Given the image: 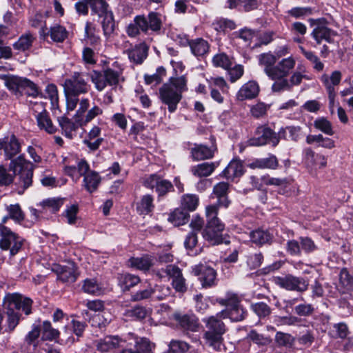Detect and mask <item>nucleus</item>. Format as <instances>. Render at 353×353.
Returning <instances> with one entry per match:
<instances>
[{"instance_id": "28", "label": "nucleus", "mask_w": 353, "mask_h": 353, "mask_svg": "<svg viewBox=\"0 0 353 353\" xmlns=\"http://www.w3.org/2000/svg\"><path fill=\"white\" fill-rule=\"evenodd\" d=\"M90 170L88 163L84 160L81 159L78 161L77 166L75 165H66L65 166V173L70 176L74 181H77L81 176H83Z\"/></svg>"}, {"instance_id": "56", "label": "nucleus", "mask_w": 353, "mask_h": 353, "mask_svg": "<svg viewBox=\"0 0 353 353\" xmlns=\"http://www.w3.org/2000/svg\"><path fill=\"white\" fill-rule=\"evenodd\" d=\"M6 210L10 219L16 223H20L25 219V214L19 204L10 205L7 206Z\"/></svg>"}, {"instance_id": "50", "label": "nucleus", "mask_w": 353, "mask_h": 353, "mask_svg": "<svg viewBox=\"0 0 353 353\" xmlns=\"http://www.w3.org/2000/svg\"><path fill=\"white\" fill-rule=\"evenodd\" d=\"M285 18L303 19L312 14V9L310 7H294L286 11Z\"/></svg>"}, {"instance_id": "14", "label": "nucleus", "mask_w": 353, "mask_h": 353, "mask_svg": "<svg viewBox=\"0 0 353 353\" xmlns=\"http://www.w3.org/2000/svg\"><path fill=\"white\" fill-rule=\"evenodd\" d=\"M256 134L259 135L256 138L249 139L248 143L252 146H261L266 144H271L275 147L279 144V137L276 133L265 125H261L256 128Z\"/></svg>"}, {"instance_id": "30", "label": "nucleus", "mask_w": 353, "mask_h": 353, "mask_svg": "<svg viewBox=\"0 0 353 353\" xmlns=\"http://www.w3.org/2000/svg\"><path fill=\"white\" fill-rule=\"evenodd\" d=\"M295 65L296 60L292 56L282 59L275 66L274 73L276 74L274 75L273 79H276V78L281 76L287 77L294 69Z\"/></svg>"}, {"instance_id": "12", "label": "nucleus", "mask_w": 353, "mask_h": 353, "mask_svg": "<svg viewBox=\"0 0 353 353\" xmlns=\"http://www.w3.org/2000/svg\"><path fill=\"white\" fill-rule=\"evenodd\" d=\"M275 283L279 287L290 291L303 292L307 290L309 281L303 277H297L292 274L277 276L274 279Z\"/></svg>"}, {"instance_id": "42", "label": "nucleus", "mask_w": 353, "mask_h": 353, "mask_svg": "<svg viewBox=\"0 0 353 353\" xmlns=\"http://www.w3.org/2000/svg\"><path fill=\"white\" fill-rule=\"evenodd\" d=\"M250 237L251 241L258 245L270 243L272 238L268 231L259 229L252 231Z\"/></svg>"}, {"instance_id": "43", "label": "nucleus", "mask_w": 353, "mask_h": 353, "mask_svg": "<svg viewBox=\"0 0 353 353\" xmlns=\"http://www.w3.org/2000/svg\"><path fill=\"white\" fill-rule=\"evenodd\" d=\"M91 8L92 14H97L99 17L109 12V6L106 0H85Z\"/></svg>"}, {"instance_id": "8", "label": "nucleus", "mask_w": 353, "mask_h": 353, "mask_svg": "<svg viewBox=\"0 0 353 353\" xmlns=\"http://www.w3.org/2000/svg\"><path fill=\"white\" fill-rule=\"evenodd\" d=\"M218 303L226 307L219 312L223 319L229 318L232 321L238 322L243 321L247 315V311L241 305V299L236 294L228 292L224 298L218 299Z\"/></svg>"}, {"instance_id": "27", "label": "nucleus", "mask_w": 353, "mask_h": 353, "mask_svg": "<svg viewBox=\"0 0 353 353\" xmlns=\"http://www.w3.org/2000/svg\"><path fill=\"white\" fill-rule=\"evenodd\" d=\"M259 92V86L255 81H249L242 85L236 94L239 101L255 98Z\"/></svg>"}, {"instance_id": "13", "label": "nucleus", "mask_w": 353, "mask_h": 353, "mask_svg": "<svg viewBox=\"0 0 353 353\" xmlns=\"http://www.w3.org/2000/svg\"><path fill=\"white\" fill-rule=\"evenodd\" d=\"M143 184L147 188H154L159 196H165L168 192L174 190L173 185L170 181L157 174H152L145 176Z\"/></svg>"}, {"instance_id": "52", "label": "nucleus", "mask_w": 353, "mask_h": 353, "mask_svg": "<svg viewBox=\"0 0 353 353\" xmlns=\"http://www.w3.org/2000/svg\"><path fill=\"white\" fill-rule=\"evenodd\" d=\"M63 204V199L50 198L43 201L40 205L43 208V210L46 212L49 211L51 213H55L59 210Z\"/></svg>"}, {"instance_id": "29", "label": "nucleus", "mask_w": 353, "mask_h": 353, "mask_svg": "<svg viewBox=\"0 0 353 353\" xmlns=\"http://www.w3.org/2000/svg\"><path fill=\"white\" fill-rule=\"evenodd\" d=\"M305 162L308 165L316 168H323L327 165V159L324 155L317 154L310 148L303 150Z\"/></svg>"}, {"instance_id": "61", "label": "nucleus", "mask_w": 353, "mask_h": 353, "mask_svg": "<svg viewBox=\"0 0 353 353\" xmlns=\"http://www.w3.org/2000/svg\"><path fill=\"white\" fill-rule=\"evenodd\" d=\"M251 308L259 318L268 316L272 312L271 308L263 302L252 304Z\"/></svg>"}, {"instance_id": "33", "label": "nucleus", "mask_w": 353, "mask_h": 353, "mask_svg": "<svg viewBox=\"0 0 353 353\" xmlns=\"http://www.w3.org/2000/svg\"><path fill=\"white\" fill-rule=\"evenodd\" d=\"M148 47L145 43H141L133 48L128 50L130 61L136 64H141L148 57Z\"/></svg>"}, {"instance_id": "59", "label": "nucleus", "mask_w": 353, "mask_h": 353, "mask_svg": "<svg viewBox=\"0 0 353 353\" xmlns=\"http://www.w3.org/2000/svg\"><path fill=\"white\" fill-rule=\"evenodd\" d=\"M286 77H279L276 78L274 83L272 85V90L273 92H281L285 90H290L291 85H290L288 79Z\"/></svg>"}, {"instance_id": "2", "label": "nucleus", "mask_w": 353, "mask_h": 353, "mask_svg": "<svg viewBox=\"0 0 353 353\" xmlns=\"http://www.w3.org/2000/svg\"><path fill=\"white\" fill-rule=\"evenodd\" d=\"M187 90L185 77H172L159 88V99L162 103L168 106V111L172 113L177 109L182 99V93Z\"/></svg>"}, {"instance_id": "37", "label": "nucleus", "mask_w": 353, "mask_h": 353, "mask_svg": "<svg viewBox=\"0 0 353 353\" xmlns=\"http://www.w3.org/2000/svg\"><path fill=\"white\" fill-rule=\"evenodd\" d=\"M152 256L146 255L142 257H132L128 260V265L137 270L146 272L153 265Z\"/></svg>"}, {"instance_id": "1", "label": "nucleus", "mask_w": 353, "mask_h": 353, "mask_svg": "<svg viewBox=\"0 0 353 353\" xmlns=\"http://www.w3.org/2000/svg\"><path fill=\"white\" fill-rule=\"evenodd\" d=\"M32 303L31 299L19 293L8 294L5 296L3 305L7 315L5 332H12L19 323L21 315L14 309L21 310L26 315H29L32 313Z\"/></svg>"}, {"instance_id": "31", "label": "nucleus", "mask_w": 353, "mask_h": 353, "mask_svg": "<svg viewBox=\"0 0 353 353\" xmlns=\"http://www.w3.org/2000/svg\"><path fill=\"white\" fill-rule=\"evenodd\" d=\"M342 78V74L339 70H334L329 76L327 74H323L321 77V81L325 88L327 93H336L335 87L337 86Z\"/></svg>"}, {"instance_id": "45", "label": "nucleus", "mask_w": 353, "mask_h": 353, "mask_svg": "<svg viewBox=\"0 0 353 353\" xmlns=\"http://www.w3.org/2000/svg\"><path fill=\"white\" fill-rule=\"evenodd\" d=\"M41 332L42 333L41 339L43 341H52L59 338L60 334L58 330L52 327L49 321H44L41 324Z\"/></svg>"}, {"instance_id": "25", "label": "nucleus", "mask_w": 353, "mask_h": 353, "mask_svg": "<svg viewBox=\"0 0 353 353\" xmlns=\"http://www.w3.org/2000/svg\"><path fill=\"white\" fill-rule=\"evenodd\" d=\"M4 83L6 88L17 97H21L23 94V88L26 78L18 76H5Z\"/></svg>"}, {"instance_id": "58", "label": "nucleus", "mask_w": 353, "mask_h": 353, "mask_svg": "<svg viewBox=\"0 0 353 353\" xmlns=\"http://www.w3.org/2000/svg\"><path fill=\"white\" fill-rule=\"evenodd\" d=\"M213 65L216 67H221L225 70H229L232 62L227 54L219 53L214 55L212 58Z\"/></svg>"}, {"instance_id": "46", "label": "nucleus", "mask_w": 353, "mask_h": 353, "mask_svg": "<svg viewBox=\"0 0 353 353\" xmlns=\"http://www.w3.org/2000/svg\"><path fill=\"white\" fill-rule=\"evenodd\" d=\"M119 282L123 290H129L131 288L134 287L141 280L138 276L131 274H123L119 276Z\"/></svg>"}, {"instance_id": "26", "label": "nucleus", "mask_w": 353, "mask_h": 353, "mask_svg": "<svg viewBox=\"0 0 353 353\" xmlns=\"http://www.w3.org/2000/svg\"><path fill=\"white\" fill-rule=\"evenodd\" d=\"M183 44H188L190 48L191 52L197 57L204 56L208 52L210 48L208 42L203 38L191 40L185 39Z\"/></svg>"}, {"instance_id": "44", "label": "nucleus", "mask_w": 353, "mask_h": 353, "mask_svg": "<svg viewBox=\"0 0 353 353\" xmlns=\"http://www.w3.org/2000/svg\"><path fill=\"white\" fill-rule=\"evenodd\" d=\"M37 121L39 128L44 129L48 133L53 134L57 131V128L52 124L46 111L37 114Z\"/></svg>"}, {"instance_id": "35", "label": "nucleus", "mask_w": 353, "mask_h": 353, "mask_svg": "<svg viewBox=\"0 0 353 353\" xmlns=\"http://www.w3.org/2000/svg\"><path fill=\"white\" fill-rule=\"evenodd\" d=\"M217 165L216 162H205L191 167L190 171L196 177H206L212 174Z\"/></svg>"}, {"instance_id": "40", "label": "nucleus", "mask_w": 353, "mask_h": 353, "mask_svg": "<svg viewBox=\"0 0 353 353\" xmlns=\"http://www.w3.org/2000/svg\"><path fill=\"white\" fill-rule=\"evenodd\" d=\"M34 40L35 37L32 34L26 32L14 43L13 48L19 52H26L30 49Z\"/></svg>"}, {"instance_id": "49", "label": "nucleus", "mask_w": 353, "mask_h": 353, "mask_svg": "<svg viewBox=\"0 0 353 353\" xmlns=\"http://www.w3.org/2000/svg\"><path fill=\"white\" fill-rule=\"evenodd\" d=\"M152 300L161 301L171 293V288L164 285H152Z\"/></svg>"}, {"instance_id": "15", "label": "nucleus", "mask_w": 353, "mask_h": 353, "mask_svg": "<svg viewBox=\"0 0 353 353\" xmlns=\"http://www.w3.org/2000/svg\"><path fill=\"white\" fill-rule=\"evenodd\" d=\"M139 25L141 27V32L148 33L151 31L159 34L163 28L162 15L156 12H150L147 16L139 15Z\"/></svg>"}, {"instance_id": "64", "label": "nucleus", "mask_w": 353, "mask_h": 353, "mask_svg": "<svg viewBox=\"0 0 353 353\" xmlns=\"http://www.w3.org/2000/svg\"><path fill=\"white\" fill-rule=\"evenodd\" d=\"M294 312L299 316H310L314 312V307L310 303H301L296 305L294 308Z\"/></svg>"}, {"instance_id": "36", "label": "nucleus", "mask_w": 353, "mask_h": 353, "mask_svg": "<svg viewBox=\"0 0 353 353\" xmlns=\"http://www.w3.org/2000/svg\"><path fill=\"white\" fill-rule=\"evenodd\" d=\"M279 166V161L276 156L270 154L267 158L256 159L250 163L249 167L252 169H272L275 170Z\"/></svg>"}, {"instance_id": "18", "label": "nucleus", "mask_w": 353, "mask_h": 353, "mask_svg": "<svg viewBox=\"0 0 353 353\" xmlns=\"http://www.w3.org/2000/svg\"><path fill=\"white\" fill-rule=\"evenodd\" d=\"M212 145L208 147L203 144L194 143V147L190 149V154L192 159L196 161L212 159L214 156L216 147L215 138L210 137Z\"/></svg>"}, {"instance_id": "38", "label": "nucleus", "mask_w": 353, "mask_h": 353, "mask_svg": "<svg viewBox=\"0 0 353 353\" xmlns=\"http://www.w3.org/2000/svg\"><path fill=\"white\" fill-rule=\"evenodd\" d=\"M154 198L150 194L143 195L136 203L137 212L141 215H146L152 212L154 208Z\"/></svg>"}, {"instance_id": "17", "label": "nucleus", "mask_w": 353, "mask_h": 353, "mask_svg": "<svg viewBox=\"0 0 353 353\" xmlns=\"http://www.w3.org/2000/svg\"><path fill=\"white\" fill-rule=\"evenodd\" d=\"M195 276L199 279L203 288H210L216 285V272L211 267L205 264H199L192 269Z\"/></svg>"}, {"instance_id": "9", "label": "nucleus", "mask_w": 353, "mask_h": 353, "mask_svg": "<svg viewBox=\"0 0 353 353\" xmlns=\"http://www.w3.org/2000/svg\"><path fill=\"white\" fill-rule=\"evenodd\" d=\"M102 114L103 109L93 103L92 108L83 118L76 117V121L74 122L65 117H61L58 118V122L65 135L72 139L79 127L85 125L95 117Z\"/></svg>"}, {"instance_id": "34", "label": "nucleus", "mask_w": 353, "mask_h": 353, "mask_svg": "<svg viewBox=\"0 0 353 353\" xmlns=\"http://www.w3.org/2000/svg\"><path fill=\"white\" fill-rule=\"evenodd\" d=\"M243 162L239 159H233L223 171V174L228 179H234L243 175Z\"/></svg>"}, {"instance_id": "7", "label": "nucleus", "mask_w": 353, "mask_h": 353, "mask_svg": "<svg viewBox=\"0 0 353 353\" xmlns=\"http://www.w3.org/2000/svg\"><path fill=\"white\" fill-rule=\"evenodd\" d=\"M205 215L207 224L202 232L203 239L212 245L222 243V232L225 225L217 217V206L208 205L205 208Z\"/></svg>"}, {"instance_id": "62", "label": "nucleus", "mask_w": 353, "mask_h": 353, "mask_svg": "<svg viewBox=\"0 0 353 353\" xmlns=\"http://www.w3.org/2000/svg\"><path fill=\"white\" fill-rule=\"evenodd\" d=\"M169 347L172 352L185 353L190 351L191 347L185 341L172 340L170 342Z\"/></svg>"}, {"instance_id": "57", "label": "nucleus", "mask_w": 353, "mask_h": 353, "mask_svg": "<svg viewBox=\"0 0 353 353\" xmlns=\"http://www.w3.org/2000/svg\"><path fill=\"white\" fill-rule=\"evenodd\" d=\"M187 219L188 214L181 209L174 210L168 217V221L174 225H183Z\"/></svg>"}, {"instance_id": "55", "label": "nucleus", "mask_w": 353, "mask_h": 353, "mask_svg": "<svg viewBox=\"0 0 353 353\" xmlns=\"http://www.w3.org/2000/svg\"><path fill=\"white\" fill-rule=\"evenodd\" d=\"M314 126L325 134L330 136L334 134V130L331 122L325 117L316 119L314 121Z\"/></svg>"}, {"instance_id": "60", "label": "nucleus", "mask_w": 353, "mask_h": 353, "mask_svg": "<svg viewBox=\"0 0 353 353\" xmlns=\"http://www.w3.org/2000/svg\"><path fill=\"white\" fill-rule=\"evenodd\" d=\"M198 204L199 198L195 194H186L182 199L181 205L184 209L188 211L195 210Z\"/></svg>"}, {"instance_id": "21", "label": "nucleus", "mask_w": 353, "mask_h": 353, "mask_svg": "<svg viewBox=\"0 0 353 353\" xmlns=\"http://www.w3.org/2000/svg\"><path fill=\"white\" fill-rule=\"evenodd\" d=\"M125 343V340L118 336H107L98 341L97 348L101 352H107L119 347L123 348Z\"/></svg>"}, {"instance_id": "22", "label": "nucleus", "mask_w": 353, "mask_h": 353, "mask_svg": "<svg viewBox=\"0 0 353 353\" xmlns=\"http://www.w3.org/2000/svg\"><path fill=\"white\" fill-rule=\"evenodd\" d=\"M58 279L63 283H74L78 278L77 268L73 263L67 265H59L56 268Z\"/></svg>"}, {"instance_id": "53", "label": "nucleus", "mask_w": 353, "mask_h": 353, "mask_svg": "<svg viewBox=\"0 0 353 353\" xmlns=\"http://www.w3.org/2000/svg\"><path fill=\"white\" fill-rule=\"evenodd\" d=\"M68 31L62 26L55 25L50 28V36L54 42H63L68 37Z\"/></svg>"}, {"instance_id": "39", "label": "nucleus", "mask_w": 353, "mask_h": 353, "mask_svg": "<svg viewBox=\"0 0 353 353\" xmlns=\"http://www.w3.org/2000/svg\"><path fill=\"white\" fill-rule=\"evenodd\" d=\"M101 182V177L94 171H89L83 176V186L90 193L94 192Z\"/></svg>"}, {"instance_id": "5", "label": "nucleus", "mask_w": 353, "mask_h": 353, "mask_svg": "<svg viewBox=\"0 0 353 353\" xmlns=\"http://www.w3.org/2000/svg\"><path fill=\"white\" fill-rule=\"evenodd\" d=\"M219 312L215 316H210L203 319L205 323L204 339L206 343L216 351H220L223 346V335L226 332V326L222 321Z\"/></svg>"}, {"instance_id": "63", "label": "nucleus", "mask_w": 353, "mask_h": 353, "mask_svg": "<svg viewBox=\"0 0 353 353\" xmlns=\"http://www.w3.org/2000/svg\"><path fill=\"white\" fill-rule=\"evenodd\" d=\"M248 338L254 343L259 345H267L272 341L270 337L258 333L256 330H252L248 334Z\"/></svg>"}, {"instance_id": "24", "label": "nucleus", "mask_w": 353, "mask_h": 353, "mask_svg": "<svg viewBox=\"0 0 353 353\" xmlns=\"http://www.w3.org/2000/svg\"><path fill=\"white\" fill-rule=\"evenodd\" d=\"M259 64L264 68V72L270 79H274L276 74L275 66L276 63V57L271 52L262 53L258 56Z\"/></svg>"}, {"instance_id": "6", "label": "nucleus", "mask_w": 353, "mask_h": 353, "mask_svg": "<svg viewBox=\"0 0 353 353\" xmlns=\"http://www.w3.org/2000/svg\"><path fill=\"white\" fill-rule=\"evenodd\" d=\"M34 168L35 166L26 160L23 155H19L10 161L9 170L17 176L16 183L19 188H22L21 191H19V194H22L25 190L32 185Z\"/></svg>"}, {"instance_id": "3", "label": "nucleus", "mask_w": 353, "mask_h": 353, "mask_svg": "<svg viewBox=\"0 0 353 353\" xmlns=\"http://www.w3.org/2000/svg\"><path fill=\"white\" fill-rule=\"evenodd\" d=\"M63 90L66 99V107L69 111L74 110L78 103L79 96L88 92L90 85L83 78L81 73L74 72V74L65 79L63 83Z\"/></svg>"}, {"instance_id": "23", "label": "nucleus", "mask_w": 353, "mask_h": 353, "mask_svg": "<svg viewBox=\"0 0 353 353\" xmlns=\"http://www.w3.org/2000/svg\"><path fill=\"white\" fill-rule=\"evenodd\" d=\"M174 319L180 327L184 330L196 332L199 328V319L194 314H182L181 313L174 314Z\"/></svg>"}, {"instance_id": "41", "label": "nucleus", "mask_w": 353, "mask_h": 353, "mask_svg": "<svg viewBox=\"0 0 353 353\" xmlns=\"http://www.w3.org/2000/svg\"><path fill=\"white\" fill-rule=\"evenodd\" d=\"M103 18L101 23L104 36L109 39L114 33L115 30V21L112 11L106 12L104 15H101Z\"/></svg>"}, {"instance_id": "51", "label": "nucleus", "mask_w": 353, "mask_h": 353, "mask_svg": "<svg viewBox=\"0 0 353 353\" xmlns=\"http://www.w3.org/2000/svg\"><path fill=\"white\" fill-rule=\"evenodd\" d=\"M166 71L163 67H159L153 74H145L144 80L147 85L155 86L161 83L165 76Z\"/></svg>"}, {"instance_id": "47", "label": "nucleus", "mask_w": 353, "mask_h": 353, "mask_svg": "<svg viewBox=\"0 0 353 353\" xmlns=\"http://www.w3.org/2000/svg\"><path fill=\"white\" fill-rule=\"evenodd\" d=\"M152 284L143 285L142 288L131 295L132 301L138 302L148 299H152Z\"/></svg>"}, {"instance_id": "16", "label": "nucleus", "mask_w": 353, "mask_h": 353, "mask_svg": "<svg viewBox=\"0 0 353 353\" xmlns=\"http://www.w3.org/2000/svg\"><path fill=\"white\" fill-rule=\"evenodd\" d=\"M21 144L14 134H9L0 139V150H3L5 157L12 160V158L21 152Z\"/></svg>"}, {"instance_id": "54", "label": "nucleus", "mask_w": 353, "mask_h": 353, "mask_svg": "<svg viewBox=\"0 0 353 353\" xmlns=\"http://www.w3.org/2000/svg\"><path fill=\"white\" fill-rule=\"evenodd\" d=\"M41 334V324L34 323L32 330L26 334L25 337L26 343L29 345L37 346V340Z\"/></svg>"}, {"instance_id": "4", "label": "nucleus", "mask_w": 353, "mask_h": 353, "mask_svg": "<svg viewBox=\"0 0 353 353\" xmlns=\"http://www.w3.org/2000/svg\"><path fill=\"white\" fill-rule=\"evenodd\" d=\"M123 71L121 65L115 61L112 67H108L101 71L93 70L90 74L91 81L95 88L101 92L108 85L116 87L121 81H124Z\"/></svg>"}, {"instance_id": "11", "label": "nucleus", "mask_w": 353, "mask_h": 353, "mask_svg": "<svg viewBox=\"0 0 353 353\" xmlns=\"http://www.w3.org/2000/svg\"><path fill=\"white\" fill-rule=\"evenodd\" d=\"M311 26H315L311 36L316 41L317 44H321L323 41L327 43L334 41L333 37L336 35V32L326 26L325 19H310Z\"/></svg>"}, {"instance_id": "10", "label": "nucleus", "mask_w": 353, "mask_h": 353, "mask_svg": "<svg viewBox=\"0 0 353 353\" xmlns=\"http://www.w3.org/2000/svg\"><path fill=\"white\" fill-rule=\"evenodd\" d=\"M23 242L24 239L11 229L1 230L0 248L9 251L10 256L16 255L21 250Z\"/></svg>"}, {"instance_id": "19", "label": "nucleus", "mask_w": 353, "mask_h": 353, "mask_svg": "<svg viewBox=\"0 0 353 353\" xmlns=\"http://www.w3.org/2000/svg\"><path fill=\"white\" fill-rule=\"evenodd\" d=\"M262 0H227L226 8L249 12L257 10L262 5Z\"/></svg>"}, {"instance_id": "32", "label": "nucleus", "mask_w": 353, "mask_h": 353, "mask_svg": "<svg viewBox=\"0 0 353 353\" xmlns=\"http://www.w3.org/2000/svg\"><path fill=\"white\" fill-rule=\"evenodd\" d=\"M134 347L135 350L124 348L121 353H154L155 344L146 338H137Z\"/></svg>"}, {"instance_id": "20", "label": "nucleus", "mask_w": 353, "mask_h": 353, "mask_svg": "<svg viewBox=\"0 0 353 353\" xmlns=\"http://www.w3.org/2000/svg\"><path fill=\"white\" fill-rule=\"evenodd\" d=\"M166 272L168 274V276L172 279V285L176 292L183 293L187 290L185 279L178 266L168 265Z\"/></svg>"}, {"instance_id": "48", "label": "nucleus", "mask_w": 353, "mask_h": 353, "mask_svg": "<svg viewBox=\"0 0 353 353\" xmlns=\"http://www.w3.org/2000/svg\"><path fill=\"white\" fill-rule=\"evenodd\" d=\"M82 290L85 293L92 295H99L102 292V288L95 279H85Z\"/></svg>"}]
</instances>
